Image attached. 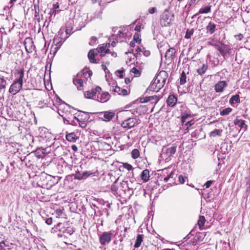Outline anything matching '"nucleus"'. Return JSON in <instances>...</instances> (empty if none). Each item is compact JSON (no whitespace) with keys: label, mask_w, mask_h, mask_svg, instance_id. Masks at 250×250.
Masks as SVG:
<instances>
[{"label":"nucleus","mask_w":250,"mask_h":250,"mask_svg":"<svg viewBox=\"0 0 250 250\" xmlns=\"http://www.w3.org/2000/svg\"><path fill=\"white\" fill-rule=\"evenodd\" d=\"M16 76L17 78L12 83L9 89V93L13 95L16 94L22 88L24 76V71L23 68L21 69L18 71L16 73Z\"/></svg>","instance_id":"f257e3e1"},{"label":"nucleus","mask_w":250,"mask_h":250,"mask_svg":"<svg viewBox=\"0 0 250 250\" xmlns=\"http://www.w3.org/2000/svg\"><path fill=\"white\" fill-rule=\"evenodd\" d=\"M174 18V14L171 11L166 9L162 15L160 19L161 24L162 26H170Z\"/></svg>","instance_id":"f03ea898"},{"label":"nucleus","mask_w":250,"mask_h":250,"mask_svg":"<svg viewBox=\"0 0 250 250\" xmlns=\"http://www.w3.org/2000/svg\"><path fill=\"white\" fill-rule=\"evenodd\" d=\"M114 235L112 231L104 232L99 237V242L102 245H105L110 242Z\"/></svg>","instance_id":"7ed1b4c3"},{"label":"nucleus","mask_w":250,"mask_h":250,"mask_svg":"<svg viewBox=\"0 0 250 250\" xmlns=\"http://www.w3.org/2000/svg\"><path fill=\"white\" fill-rule=\"evenodd\" d=\"M167 73L165 71L160 72L153 80L158 84L159 89H161L164 85L167 80Z\"/></svg>","instance_id":"20e7f679"},{"label":"nucleus","mask_w":250,"mask_h":250,"mask_svg":"<svg viewBox=\"0 0 250 250\" xmlns=\"http://www.w3.org/2000/svg\"><path fill=\"white\" fill-rule=\"evenodd\" d=\"M140 123V120L139 119L133 118H129L125 120L122 123V126L126 129H128L134 127L135 125L139 124Z\"/></svg>","instance_id":"39448f33"},{"label":"nucleus","mask_w":250,"mask_h":250,"mask_svg":"<svg viewBox=\"0 0 250 250\" xmlns=\"http://www.w3.org/2000/svg\"><path fill=\"white\" fill-rule=\"evenodd\" d=\"M115 112L111 111H105L98 113L99 118L105 122L110 121L115 117Z\"/></svg>","instance_id":"423d86ee"},{"label":"nucleus","mask_w":250,"mask_h":250,"mask_svg":"<svg viewBox=\"0 0 250 250\" xmlns=\"http://www.w3.org/2000/svg\"><path fill=\"white\" fill-rule=\"evenodd\" d=\"M176 149V146H171L169 147L164 148L162 150V157H165L166 159L170 157L175 153Z\"/></svg>","instance_id":"0eeeda50"},{"label":"nucleus","mask_w":250,"mask_h":250,"mask_svg":"<svg viewBox=\"0 0 250 250\" xmlns=\"http://www.w3.org/2000/svg\"><path fill=\"white\" fill-rule=\"evenodd\" d=\"M148 108L145 105H141L136 108L130 110L131 113L136 116H139L145 114L147 111Z\"/></svg>","instance_id":"6e6552de"},{"label":"nucleus","mask_w":250,"mask_h":250,"mask_svg":"<svg viewBox=\"0 0 250 250\" xmlns=\"http://www.w3.org/2000/svg\"><path fill=\"white\" fill-rule=\"evenodd\" d=\"M162 97L161 95H154L152 96L146 97L145 98H140V102L141 103L151 102L152 103L156 104L158 101Z\"/></svg>","instance_id":"1a4fd4ad"},{"label":"nucleus","mask_w":250,"mask_h":250,"mask_svg":"<svg viewBox=\"0 0 250 250\" xmlns=\"http://www.w3.org/2000/svg\"><path fill=\"white\" fill-rule=\"evenodd\" d=\"M56 102L61 103L58 106H56L58 114L62 117L64 116V106H67L64 102H63L60 98H57Z\"/></svg>","instance_id":"9d476101"},{"label":"nucleus","mask_w":250,"mask_h":250,"mask_svg":"<svg viewBox=\"0 0 250 250\" xmlns=\"http://www.w3.org/2000/svg\"><path fill=\"white\" fill-rule=\"evenodd\" d=\"M62 38L58 36H56L53 39V45H55V52H56L62 45L63 42H64Z\"/></svg>","instance_id":"9b49d317"},{"label":"nucleus","mask_w":250,"mask_h":250,"mask_svg":"<svg viewBox=\"0 0 250 250\" xmlns=\"http://www.w3.org/2000/svg\"><path fill=\"white\" fill-rule=\"evenodd\" d=\"M92 174L90 171H84L83 172L76 171L74 175V179L79 180H84Z\"/></svg>","instance_id":"f8f14e48"},{"label":"nucleus","mask_w":250,"mask_h":250,"mask_svg":"<svg viewBox=\"0 0 250 250\" xmlns=\"http://www.w3.org/2000/svg\"><path fill=\"white\" fill-rule=\"evenodd\" d=\"M80 133L78 131L66 133V139L70 142H75L79 138Z\"/></svg>","instance_id":"ddd939ff"},{"label":"nucleus","mask_w":250,"mask_h":250,"mask_svg":"<svg viewBox=\"0 0 250 250\" xmlns=\"http://www.w3.org/2000/svg\"><path fill=\"white\" fill-rule=\"evenodd\" d=\"M227 86V83L225 81L218 82L214 86L215 90L216 92H222L224 88Z\"/></svg>","instance_id":"4468645a"},{"label":"nucleus","mask_w":250,"mask_h":250,"mask_svg":"<svg viewBox=\"0 0 250 250\" xmlns=\"http://www.w3.org/2000/svg\"><path fill=\"white\" fill-rule=\"evenodd\" d=\"M98 54V50L96 49L90 50L88 54V57L91 62L97 63L96 59H95L96 56Z\"/></svg>","instance_id":"2eb2a0df"},{"label":"nucleus","mask_w":250,"mask_h":250,"mask_svg":"<svg viewBox=\"0 0 250 250\" xmlns=\"http://www.w3.org/2000/svg\"><path fill=\"white\" fill-rule=\"evenodd\" d=\"M177 101V97L174 95H170L167 101V104L170 107H174Z\"/></svg>","instance_id":"dca6fc26"},{"label":"nucleus","mask_w":250,"mask_h":250,"mask_svg":"<svg viewBox=\"0 0 250 250\" xmlns=\"http://www.w3.org/2000/svg\"><path fill=\"white\" fill-rule=\"evenodd\" d=\"M176 51L174 48H169L166 52L165 57L167 60L171 61L175 56Z\"/></svg>","instance_id":"f3484780"},{"label":"nucleus","mask_w":250,"mask_h":250,"mask_svg":"<svg viewBox=\"0 0 250 250\" xmlns=\"http://www.w3.org/2000/svg\"><path fill=\"white\" fill-rule=\"evenodd\" d=\"M88 118V116L86 114V116L83 119L82 118L81 116L78 115V117L76 119L79 122L80 126L83 128H85L87 125L86 121Z\"/></svg>","instance_id":"a211bd4d"},{"label":"nucleus","mask_w":250,"mask_h":250,"mask_svg":"<svg viewBox=\"0 0 250 250\" xmlns=\"http://www.w3.org/2000/svg\"><path fill=\"white\" fill-rule=\"evenodd\" d=\"M208 68L207 64L203 63L201 65H199V68L197 69V73L201 76L203 75Z\"/></svg>","instance_id":"6ab92c4d"},{"label":"nucleus","mask_w":250,"mask_h":250,"mask_svg":"<svg viewBox=\"0 0 250 250\" xmlns=\"http://www.w3.org/2000/svg\"><path fill=\"white\" fill-rule=\"evenodd\" d=\"M149 171L147 169L144 170L141 174V178L144 182H146L149 179Z\"/></svg>","instance_id":"aec40b11"},{"label":"nucleus","mask_w":250,"mask_h":250,"mask_svg":"<svg viewBox=\"0 0 250 250\" xmlns=\"http://www.w3.org/2000/svg\"><path fill=\"white\" fill-rule=\"evenodd\" d=\"M113 91L115 92L118 93L120 95L125 96L127 95V91L125 89H122L117 85L115 87L113 86Z\"/></svg>","instance_id":"412c9836"},{"label":"nucleus","mask_w":250,"mask_h":250,"mask_svg":"<svg viewBox=\"0 0 250 250\" xmlns=\"http://www.w3.org/2000/svg\"><path fill=\"white\" fill-rule=\"evenodd\" d=\"M73 83L77 87L79 90H81V87L83 86V81L77 76L74 77L73 79Z\"/></svg>","instance_id":"4be33fe9"},{"label":"nucleus","mask_w":250,"mask_h":250,"mask_svg":"<svg viewBox=\"0 0 250 250\" xmlns=\"http://www.w3.org/2000/svg\"><path fill=\"white\" fill-rule=\"evenodd\" d=\"M216 25L213 22L210 21L206 26V30L210 34H212L214 33L216 29Z\"/></svg>","instance_id":"5701e85b"},{"label":"nucleus","mask_w":250,"mask_h":250,"mask_svg":"<svg viewBox=\"0 0 250 250\" xmlns=\"http://www.w3.org/2000/svg\"><path fill=\"white\" fill-rule=\"evenodd\" d=\"M241 102L240 97L238 94L232 95L229 100L230 104L233 105L234 103H240Z\"/></svg>","instance_id":"b1692460"},{"label":"nucleus","mask_w":250,"mask_h":250,"mask_svg":"<svg viewBox=\"0 0 250 250\" xmlns=\"http://www.w3.org/2000/svg\"><path fill=\"white\" fill-rule=\"evenodd\" d=\"M73 23L72 20H69L66 24L65 32L67 35H70L73 30L72 24Z\"/></svg>","instance_id":"393cba45"},{"label":"nucleus","mask_w":250,"mask_h":250,"mask_svg":"<svg viewBox=\"0 0 250 250\" xmlns=\"http://www.w3.org/2000/svg\"><path fill=\"white\" fill-rule=\"evenodd\" d=\"M157 85H158L156 84V82L153 81L147 88V90L158 92L161 89H159Z\"/></svg>","instance_id":"a878e982"},{"label":"nucleus","mask_w":250,"mask_h":250,"mask_svg":"<svg viewBox=\"0 0 250 250\" xmlns=\"http://www.w3.org/2000/svg\"><path fill=\"white\" fill-rule=\"evenodd\" d=\"M9 243L7 241L0 242V250H6L10 249Z\"/></svg>","instance_id":"bb28decb"},{"label":"nucleus","mask_w":250,"mask_h":250,"mask_svg":"<svg viewBox=\"0 0 250 250\" xmlns=\"http://www.w3.org/2000/svg\"><path fill=\"white\" fill-rule=\"evenodd\" d=\"M211 11V6L208 5L206 6L205 7H203L200 9L198 12L197 13V15H199L201 14H206L210 12Z\"/></svg>","instance_id":"cd10ccee"},{"label":"nucleus","mask_w":250,"mask_h":250,"mask_svg":"<svg viewBox=\"0 0 250 250\" xmlns=\"http://www.w3.org/2000/svg\"><path fill=\"white\" fill-rule=\"evenodd\" d=\"M205 222V217L204 216H200L198 221V224L200 230L203 229H204Z\"/></svg>","instance_id":"c85d7f7f"},{"label":"nucleus","mask_w":250,"mask_h":250,"mask_svg":"<svg viewBox=\"0 0 250 250\" xmlns=\"http://www.w3.org/2000/svg\"><path fill=\"white\" fill-rule=\"evenodd\" d=\"M143 235L142 234H138L137 235L136 240V242L134 245L135 248H137L140 246V245L143 241Z\"/></svg>","instance_id":"c756f323"},{"label":"nucleus","mask_w":250,"mask_h":250,"mask_svg":"<svg viewBox=\"0 0 250 250\" xmlns=\"http://www.w3.org/2000/svg\"><path fill=\"white\" fill-rule=\"evenodd\" d=\"M72 166L71 165H68L67 163L65 161H63L62 165H61V167H64V168L61 170L60 172L61 173L64 172L66 170L67 168H70L72 167ZM60 167H61V165L60 164H59L58 166V169L60 168Z\"/></svg>","instance_id":"7c9ffc66"},{"label":"nucleus","mask_w":250,"mask_h":250,"mask_svg":"<svg viewBox=\"0 0 250 250\" xmlns=\"http://www.w3.org/2000/svg\"><path fill=\"white\" fill-rule=\"evenodd\" d=\"M95 95L96 92L95 91V90H94L93 89H91V90L87 91L84 93L85 97L88 99H90L94 97V96H95Z\"/></svg>","instance_id":"2f4dec72"},{"label":"nucleus","mask_w":250,"mask_h":250,"mask_svg":"<svg viewBox=\"0 0 250 250\" xmlns=\"http://www.w3.org/2000/svg\"><path fill=\"white\" fill-rule=\"evenodd\" d=\"M110 97V96L108 92L104 93L101 95L100 100L101 102H106L108 100H109Z\"/></svg>","instance_id":"473e14b6"},{"label":"nucleus","mask_w":250,"mask_h":250,"mask_svg":"<svg viewBox=\"0 0 250 250\" xmlns=\"http://www.w3.org/2000/svg\"><path fill=\"white\" fill-rule=\"evenodd\" d=\"M234 124L241 128L244 127V126H247L245 124V121L238 119H236L234 121Z\"/></svg>","instance_id":"72a5a7b5"},{"label":"nucleus","mask_w":250,"mask_h":250,"mask_svg":"<svg viewBox=\"0 0 250 250\" xmlns=\"http://www.w3.org/2000/svg\"><path fill=\"white\" fill-rule=\"evenodd\" d=\"M131 155L133 159H136L140 156V151L138 149H133L131 152Z\"/></svg>","instance_id":"f704fd0d"},{"label":"nucleus","mask_w":250,"mask_h":250,"mask_svg":"<svg viewBox=\"0 0 250 250\" xmlns=\"http://www.w3.org/2000/svg\"><path fill=\"white\" fill-rule=\"evenodd\" d=\"M6 85V81L3 78L0 77V92L4 90Z\"/></svg>","instance_id":"c9c22d12"},{"label":"nucleus","mask_w":250,"mask_h":250,"mask_svg":"<svg viewBox=\"0 0 250 250\" xmlns=\"http://www.w3.org/2000/svg\"><path fill=\"white\" fill-rule=\"evenodd\" d=\"M222 132V129H216L210 132V136L213 137L216 136H221Z\"/></svg>","instance_id":"e433bc0d"},{"label":"nucleus","mask_w":250,"mask_h":250,"mask_svg":"<svg viewBox=\"0 0 250 250\" xmlns=\"http://www.w3.org/2000/svg\"><path fill=\"white\" fill-rule=\"evenodd\" d=\"M232 110L230 107L226 108L220 111V115L222 116L229 115Z\"/></svg>","instance_id":"4c0bfd02"},{"label":"nucleus","mask_w":250,"mask_h":250,"mask_svg":"<svg viewBox=\"0 0 250 250\" xmlns=\"http://www.w3.org/2000/svg\"><path fill=\"white\" fill-rule=\"evenodd\" d=\"M143 50V49H142L140 47L138 46L135 51L136 53L134 54V57L136 58L137 60H138V58H139L141 56V52H142Z\"/></svg>","instance_id":"58836bf2"},{"label":"nucleus","mask_w":250,"mask_h":250,"mask_svg":"<svg viewBox=\"0 0 250 250\" xmlns=\"http://www.w3.org/2000/svg\"><path fill=\"white\" fill-rule=\"evenodd\" d=\"M114 0H92L93 3H98L100 5L102 4H104L105 2L109 3Z\"/></svg>","instance_id":"ea45409f"},{"label":"nucleus","mask_w":250,"mask_h":250,"mask_svg":"<svg viewBox=\"0 0 250 250\" xmlns=\"http://www.w3.org/2000/svg\"><path fill=\"white\" fill-rule=\"evenodd\" d=\"M186 79V73L184 71H183L180 77V84L182 85L185 84L187 82Z\"/></svg>","instance_id":"a19ab883"},{"label":"nucleus","mask_w":250,"mask_h":250,"mask_svg":"<svg viewBox=\"0 0 250 250\" xmlns=\"http://www.w3.org/2000/svg\"><path fill=\"white\" fill-rule=\"evenodd\" d=\"M193 32H194L193 29H187L185 38L186 39H188L190 38L191 36L193 35Z\"/></svg>","instance_id":"79ce46f5"},{"label":"nucleus","mask_w":250,"mask_h":250,"mask_svg":"<svg viewBox=\"0 0 250 250\" xmlns=\"http://www.w3.org/2000/svg\"><path fill=\"white\" fill-rule=\"evenodd\" d=\"M97 49V50H98V53H101L100 56L101 57L104 56V52L105 50V46H104V44L103 45V46L98 47Z\"/></svg>","instance_id":"37998d69"},{"label":"nucleus","mask_w":250,"mask_h":250,"mask_svg":"<svg viewBox=\"0 0 250 250\" xmlns=\"http://www.w3.org/2000/svg\"><path fill=\"white\" fill-rule=\"evenodd\" d=\"M133 41L136 43L140 44L141 42V39L140 38V35L138 33H136L133 36Z\"/></svg>","instance_id":"c03bdc74"},{"label":"nucleus","mask_w":250,"mask_h":250,"mask_svg":"<svg viewBox=\"0 0 250 250\" xmlns=\"http://www.w3.org/2000/svg\"><path fill=\"white\" fill-rule=\"evenodd\" d=\"M219 51L221 55H222L224 57H225V56L228 52V51L227 50L225 47H221Z\"/></svg>","instance_id":"a18cd8bd"},{"label":"nucleus","mask_w":250,"mask_h":250,"mask_svg":"<svg viewBox=\"0 0 250 250\" xmlns=\"http://www.w3.org/2000/svg\"><path fill=\"white\" fill-rule=\"evenodd\" d=\"M165 45H167V44L166 42H161L158 43L157 44V47L158 49H159L160 52L161 53L162 50V47L163 46H165Z\"/></svg>","instance_id":"49530a36"},{"label":"nucleus","mask_w":250,"mask_h":250,"mask_svg":"<svg viewBox=\"0 0 250 250\" xmlns=\"http://www.w3.org/2000/svg\"><path fill=\"white\" fill-rule=\"evenodd\" d=\"M131 72L134 73L135 76L137 77L139 76L141 74V73L139 71V70H138L136 68L134 67L131 69Z\"/></svg>","instance_id":"de8ad7c7"},{"label":"nucleus","mask_w":250,"mask_h":250,"mask_svg":"<svg viewBox=\"0 0 250 250\" xmlns=\"http://www.w3.org/2000/svg\"><path fill=\"white\" fill-rule=\"evenodd\" d=\"M123 167L125 168L126 169L129 171L133 169L132 166L128 163H124L123 165Z\"/></svg>","instance_id":"09e8293b"},{"label":"nucleus","mask_w":250,"mask_h":250,"mask_svg":"<svg viewBox=\"0 0 250 250\" xmlns=\"http://www.w3.org/2000/svg\"><path fill=\"white\" fill-rule=\"evenodd\" d=\"M157 11V8L155 7H150L148 9V12L150 14H153Z\"/></svg>","instance_id":"8fccbe9b"},{"label":"nucleus","mask_w":250,"mask_h":250,"mask_svg":"<svg viewBox=\"0 0 250 250\" xmlns=\"http://www.w3.org/2000/svg\"><path fill=\"white\" fill-rule=\"evenodd\" d=\"M178 179L180 183L184 184L185 182V179H187V177L180 175L179 176Z\"/></svg>","instance_id":"3c124183"},{"label":"nucleus","mask_w":250,"mask_h":250,"mask_svg":"<svg viewBox=\"0 0 250 250\" xmlns=\"http://www.w3.org/2000/svg\"><path fill=\"white\" fill-rule=\"evenodd\" d=\"M97 39L95 37H91V40L89 42V44L90 45H93L97 41Z\"/></svg>","instance_id":"603ef678"},{"label":"nucleus","mask_w":250,"mask_h":250,"mask_svg":"<svg viewBox=\"0 0 250 250\" xmlns=\"http://www.w3.org/2000/svg\"><path fill=\"white\" fill-rule=\"evenodd\" d=\"M235 38L238 41H241L243 38L244 36L242 34H239L234 36Z\"/></svg>","instance_id":"864d4df0"},{"label":"nucleus","mask_w":250,"mask_h":250,"mask_svg":"<svg viewBox=\"0 0 250 250\" xmlns=\"http://www.w3.org/2000/svg\"><path fill=\"white\" fill-rule=\"evenodd\" d=\"M142 53L143 54V55L145 56V57H148L150 55V52L148 50H145L144 48H143V50L142 51Z\"/></svg>","instance_id":"5fc2aeb1"},{"label":"nucleus","mask_w":250,"mask_h":250,"mask_svg":"<svg viewBox=\"0 0 250 250\" xmlns=\"http://www.w3.org/2000/svg\"><path fill=\"white\" fill-rule=\"evenodd\" d=\"M215 41L213 39H209L207 42V44L208 45L213 46L215 44Z\"/></svg>","instance_id":"6e6d98bb"},{"label":"nucleus","mask_w":250,"mask_h":250,"mask_svg":"<svg viewBox=\"0 0 250 250\" xmlns=\"http://www.w3.org/2000/svg\"><path fill=\"white\" fill-rule=\"evenodd\" d=\"M213 181L209 180L204 185V186H205L206 188H208L211 186V184L212 183Z\"/></svg>","instance_id":"4d7b16f0"},{"label":"nucleus","mask_w":250,"mask_h":250,"mask_svg":"<svg viewBox=\"0 0 250 250\" xmlns=\"http://www.w3.org/2000/svg\"><path fill=\"white\" fill-rule=\"evenodd\" d=\"M176 175L175 174V173L172 171L170 174L169 175H168V177H169V179H172V180H174V179L175 178V177H176Z\"/></svg>","instance_id":"13d9d810"},{"label":"nucleus","mask_w":250,"mask_h":250,"mask_svg":"<svg viewBox=\"0 0 250 250\" xmlns=\"http://www.w3.org/2000/svg\"><path fill=\"white\" fill-rule=\"evenodd\" d=\"M35 8H36V6L35 5ZM39 17V11H37L36 9H35V17L36 18V19H37L39 21V18H38Z\"/></svg>","instance_id":"bf43d9fd"},{"label":"nucleus","mask_w":250,"mask_h":250,"mask_svg":"<svg viewBox=\"0 0 250 250\" xmlns=\"http://www.w3.org/2000/svg\"><path fill=\"white\" fill-rule=\"evenodd\" d=\"M45 223L47 225H51L52 223V218L50 217V218H47L45 220Z\"/></svg>","instance_id":"052dcab7"},{"label":"nucleus","mask_w":250,"mask_h":250,"mask_svg":"<svg viewBox=\"0 0 250 250\" xmlns=\"http://www.w3.org/2000/svg\"><path fill=\"white\" fill-rule=\"evenodd\" d=\"M49 14L50 15V16L49 18V20L50 21L51 20L52 16L53 14H54V15H56L55 10H51V11H50Z\"/></svg>","instance_id":"680f3d73"},{"label":"nucleus","mask_w":250,"mask_h":250,"mask_svg":"<svg viewBox=\"0 0 250 250\" xmlns=\"http://www.w3.org/2000/svg\"><path fill=\"white\" fill-rule=\"evenodd\" d=\"M124 72V70H118L117 72L120 74L119 75V77L120 78H123V73Z\"/></svg>","instance_id":"e2e57ef3"},{"label":"nucleus","mask_w":250,"mask_h":250,"mask_svg":"<svg viewBox=\"0 0 250 250\" xmlns=\"http://www.w3.org/2000/svg\"><path fill=\"white\" fill-rule=\"evenodd\" d=\"M136 43V42H135L134 41H132L130 42L129 45L130 47L132 48L135 46Z\"/></svg>","instance_id":"0e129e2a"},{"label":"nucleus","mask_w":250,"mask_h":250,"mask_svg":"<svg viewBox=\"0 0 250 250\" xmlns=\"http://www.w3.org/2000/svg\"><path fill=\"white\" fill-rule=\"evenodd\" d=\"M101 66H102V68L104 69V71L105 73H106V70H107L108 72H109V70L107 68V67H106L105 65L102 64Z\"/></svg>","instance_id":"69168bd1"},{"label":"nucleus","mask_w":250,"mask_h":250,"mask_svg":"<svg viewBox=\"0 0 250 250\" xmlns=\"http://www.w3.org/2000/svg\"><path fill=\"white\" fill-rule=\"evenodd\" d=\"M215 49H216L217 50H219L221 48V46H220L219 44L215 43L213 46Z\"/></svg>","instance_id":"338daca9"},{"label":"nucleus","mask_w":250,"mask_h":250,"mask_svg":"<svg viewBox=\"0 0 250 250\" xmlns=\"http://www.w3.org/2000/svg\"><path fill=\"white\" fill-rule=\"evenodd\" d=\"M127 187H128V191H130V192L131 193H133V188L131 187H129V184L128 183H127Z\"/></svg>","instance_id":"774afa93"}]
</instances>
